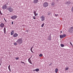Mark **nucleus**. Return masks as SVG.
Listing matches in <instances>:
<instances>
[{
	"mask_svg": "<svg viewBox=\"0 0 73 73\" xmlns=\"http://www.w3.org/2000/svg\"><path fill=\"white\" fill-rule=\"evenodd\" d=\"M33 46H32L31 48V50H32V49H33Z\"/></svg>",
	"mask_w": 73,
	"mask_h": 73,
	"instance_id": "30",
	"label": "nucleus"
},
{
	"mask_svg": "<svg viewBox=\"0 0 73 73\" xmlns=\"http://www.w3.org/2000/svg\"><path fill=\"white\" fill-rule=\"evenodd\" d=\"M31 58H29V59H30V60H31Z\"/></svg>",
	"mask_w": 73,
	"mask_h": 73,
	"instance_id": "41",
	"label": "nucleus"
},
{
	"mask_svg": "<svg viewBox=\"0 0 73 73\" xmlns=\"http://www.w3.org/2000/svg\"><path fill=\"white\" fill-rule=\"evenodd\" d=\"M45 25V23H43L42 25H41V27H44V25Z\"/></svg>",
	"mask_w": 73,
	"mask_h": 73,
	"instance_id": "23",
	"label": "nucleus"
},
{
	"mask_svg": "<svg viewBox=\"0 0 73 73\" xmlns=\"http://www.w3.org/2000/svg\"><path fill=\"white\" fill-rule=\"evenodd\" d=\"M50 65H51V64H49V66H50Z\"/></svg>",
	"mask_w": 73,
	"mask_h": 73,
	"instance_id": "43",
	"label": "nucleus"
},
{
	"mask_svg": "<svg viewBox=\"0 0 73 73\" xmlns=\"http://www.w3.org/2000/svg\"><path fill=\"white\" fill-rule=\"evenodd\" d=\"M33 19H36V18H35V17L34 16L33 17Z\"/></svg>",
	"mask_w": 73,
	"mask_h": 73,
	"instance_id": "34",
	"label": "nucleus"
},
{
	"mask_svg": "<svg viewBox=\"0 0 73 73\" xmlns=\"http://www.w3.org/2000/svg\"><path fill=\"white\" fill-rule=\"evenodd\" d=\"M33 71H36V69H35V70H33Z\"/></svg>",
	"mask_w": 73,
	"mask_h": 73,
	"instance_id": "39",
	"label": "nucleus"
},
{
	"mask_svg": "<svg viewBox=\"0 0 73 73\" xmlns=\"http://www.w3.org/2000/svg\"><path fill=\"white\" fill-rule=\"evenodd\" d=\"M7 10H8L10 12H12L13 11V9L12 7H9L7 8Z\"/></svg>",
	"mask_w": 73,
	"mask_h": 73,
	"instance_id": "2",
	"label": "nucleus"
},
{
	"mask_svg": "<svg viewBox=\"0 0 73 73\" xmlns=\"http://www.w3.org/2000/svg\"><path fill=\"white\" fill-rule=\"evenodd\" d=\"M42 54H40L39 55V56H40V57H42Z\"/></svg>",
	"mask_w": 73,
	"mask_h": 73,
	"instance_id": "25",
	"label": "nucleus"
},
{
	"mask_svg": "<svg viewBox=\"0 0 73 73\" xmlns=\"http://www.w3.org/2000/svg\"><path fill=\"white\" fill-rule=\"evenodd\" d=\"M40 19L42 21H45V17L43 16H42L40 17Z\"/></svg>",
	"mask_w": 73,
	"mask_h": 73,
	"instance_id": "7",
	"label": "nucleus"
},
{
	"mask_svg": "<svg viewBox=\"0 0 73 73\" xmlns=\"http://www.w3.org/2000/svg\"><path fill=\"white\" fill-rule=\"evenodd\" d=\"M51 36L49 35L48 36V39L49 40H52V39L51 38Z\"/></svg>",
	"mask_w": 73,
	"mask_h": 73,
	"instance_id": "12",
	"label": "nucleus"
},
{
	"mask_svg": "<svg viewBox=\"0 0 73 73\" xmlns=\"http://www.w3.org/2000/svg\"><path fill=\"white\" fill-rule=\"evenodd\" d=\"M36 72H38L39 71V69L38 68H37L36 69Z\"/></svg>",
	"mask_w": 73,
	"mask_h": 73,
	"instance_id": "19",
	"label": "nucleus"
},
{
	"mask_svg": "<svg viewBox=\"0 0 73 73\" xmlns=\"http://www.w3.org/2000/svg\"><path fill=\"white\" fill-rule=\"evenodd\" d=\"M4 31V32L5 34V33L6 32V28H5V27H4L3 29Z\"/></svg>",
	"mask_w": 73,
	"mask_h": 73,
	"instance_id": "17",
	"label": "nucleus"
},
{
	"mask_svg": "<svg viewBox=\"0 0 73 73\" xmlns=\"http://www.w3.org/2000/svg\"><path fill=\"white\" fill-rule=\"evenodd\" d=\"M69 69V68L67 67L66 68V70H68Z\"/></svg>",
	"mask_w": 73,
	"mask_h": 73,
	"instance_id": "26",
	"label": "nucleus"
},
{
	"mask_svg": "<svg viewBox=\"0 0 73 73\" xmlns=\"http://www.w3.org/2000/svg\"><path fill=\"white\" fill-rule=\"evenodd\" d=\"M19 57L16 58H15L16 60H19Z\"/></svg>",
	"mask_w": 73,
	"mask_h": 73,
	"instance_id": "27",
	"label": "nucleus"
},
{
	"mask_svg": "<svg viewBox=\"0 0 73 73\" xmlns=\"http://www.w3.org/2000/svg\"><path fill=\"white\" fill-rule=\"evenodd\" d=\"M14 34V31H12L11 32V35H13Z\"/></svg>",
	"mask_w": 73,
	"mask_h": 73,
	"instance_id": "16",
	"label": "nucleus"
},
{
	"mask_svg": "<svg viewBox=\"0 0 73 73\" xmlns=\"http://www.w3.org/2000/svg\"><path fill=\"white\" fill-rule=\"evenodd\" d=\"M43 7H46L48 6V3L47 2L44 3L43 5Z\"/></svg>",
	"mask_w": 73,
	"mask_h": 73,
	"instance_id": "4",
	"label": "nucleus"
},
{
	"mask_svg": "<svg viewBox=\"0 0 73 73\" xmlns=\"http://www.w3.org/2000/svg\"><path fill=\"white\" fill-rule=\"evenodd\" d=\"M16 42H17L19 45H20L23 43V38H20L18 39L16 41Z\"/></svg>",
	"mask_w": 73,
	"mask_h": 73,
	"instance_id": "1",
	"label": "nucleus"
},
{
	"mask_svg": "<svg viewBox=\"0 0 73 73\" xmlns=\"http://www.w3.org/2000/svg\"><path fill=\"white\" fill-rule=\"evenodd\" d=\"M4 19L5 21V22H7V21H6V20H5V18H4Z\"/></svg>",
	"mask_w": 73,
	"mask_h": 73,
	"instance_id": "36",
	"label": "nucleus"
},
{
	"mask_svg": "<svg viewBox=\"0 0 73 73\" xmlns=\"http://www.w3.org/2000/svg\"><path fill=\"white\" fill-rule=\"evenodd\" d=\"M66 4H68V5H69V4L70 5V4H71V2L69 1H67V2L66 3Z\"/></svg>",
	"mask_w": 73,
	"mask_h": 73,
	"instance_id": "8",
	"label": "nucleus"
},
{
	"mask_svg": "<svg viewBox=\"0 0 73 73\" xmlns=\"http://www.w3.org/2000/svg\"><path fill=\"white\" fill-rule=\"evenodd\" d=\"M57 0V1H58V0Z\"/></svg>",
	"mask_w": 73,
	"mask_h": 73,
	"instance_id": "45",
	"label": "nucleus"
},
{
	"mask_svg": "<svg viewBox=\"0 0 73 73\" xmlns=\"http://www.w3.org/2000/svg\"><path fill=\"white\" fill-rule=\"evenodd\" d=\"M18 36V34H17V33H15L14 34L13 36L14 37H16Z\"/></svg>",
	"mask_w": 73,
	"mask_h": 73,
	"instance_id": "9",
	"label": "nucleus"
},
{
	"mask_svg": "<svg viewBox=\"0 0 73 73\" xmlns=\"http://www.w3.org/2000/svg\"><path fill=\"white\" fill-rule=\"evenodd\" d=\"M58 15V14H55V15L56 16H57Z\"/></svg>",
	"mask_w": 73,
	"mask_h": 73,
	"instance_id": "35",
	"label": "nucleus"
},
{
	"mask_svg": "<svg viewBox=\"0 0 73 73\" xmlns=\"http://www.w3.org/2000/svg\"><path fill=\"white\" fill-rule=\"evenodd\" d=\"M12 24H13V22H12Z\"/></svg>",
	"mask_w": 73,
	"mask_h": 73,
	"instance_id": "38",
	"label": "nucleus"
},
{
	"mask_svg": "<svg viewBox=\"0 0 73 73\" xmlns=\"http://www.w3.org/2000/svg\"><path fill=\"white\" fill-rule=\"evenodd\" d=\"M10 66H11V65H9L8 67V68L9 70L10 71V72H11V68H10Z\"/></svg>",
	"mask_w": 73,
	"mask_h": 73,
	"instance_id": "13",
	"label": "nucleus"
},
{
	"mask_svg": "<svg viewBox=\"0 0 73 73\" xmlns=\"http://www.w3.org/2000/svg\"><path fill=\"white\" fill-rule=\"evenodd\" d=\"M60 46L61 47H64V45L63 44H61Z\"/></svg>",
	"mask_w": 73,
	"mask_h": 73,
	"instance_id": "20",
	"label": "nucleus"
},
{
	"mask_svg": "<svg viewBox=\"0 0 73 73\" xmlns=\"http://www.w3.org/2000/svg\"><path fill=\"white\" fill-rule=\"evenodd\" d=\"M4 26V24L3 23H1L0 25V27L1 28H3Z\"/></svg>",
	"mask_w": 73,
	"mask_h": 73,
	"instance_id": "11",
	"label": "nucleus"
},
{
	"mask_svg": "<svg viewBox=\"0 0 73 73\" xmlns=\"http://www.w3.org/2000/svg\"><path fill=\"white\" fill-rule=\"evenodd\" d=\"M2 8L3 10L6 9L7 8V6L6 4L5 5H3V6L2 7Z\"/></svg>",
	"mask_w": 73,
	"mask_h": 73,
	"instance_id": "3",
	"label": "nucleus"
},
{
	"mask_svg": "<svg viewBox=\"0 0 73 73\" xmlns=\"http://www.w3.org/2000/svg\"><path fill=\"white\" fill-rule=\"evenodd\" d=\"M71 11L72 12H73V6L71 8Z\"/></svg>",
	"mask_w": 73,
	"mask_h": 73,
	"instance_id": "24",
	"label": "nucleus"
},
{
	"mask_svg": "<svg viewBox=\"0 0 73 73\" xmlns=\"http://www.w3.org/2000/svg\"><path fill=\"white\" fill-rule=\"evenodd\" d=\"M17 18V16L16 15L12 16L11 17V19H16Z\"/></svg>",
	"mask_w": 73,
	"mask_h": 73,
	"instance_id": "6",
	"label": "nucleus"
},
{
	"mask_svg": "<svg viewBox=\"0 0 73 73\" xmlns=\"http://www.w3.org/2000/svg\"><path fill=\"white\" fill-rule=\"evenodd\" d=\"M0 14H1V15H2V14L1 13V11L0 10Z\"/></svg>",
	"mask_w": 73,
	"mask_h": 73,
	"instance_id": "31",
	"label": "nucleus"
},
{
	"mask_svg": "<svg viewBox=\"0 0 73 73\" xmlns=\"http://www.w3.org/2000/svg\"><path fill=\"white\" fill-rule=\"evenodd\" d=\"M70 45H72V46H73V45L72 44V43L70 42Z\"/></svg>",
	"mask_w": 73,
	"mask_h": 73,
	"instance_id": "33",
	"label": "nucleus"
},
{
	"mask_svg": "<svg viewBox=\"0 0 73 73\" xmlns=\"http://www.w3.org/2000/svg\"><path fill=\"white\" fill-rule=\"evenodd\" d=\"M33 3L35 4H36L38 3V0H34Z\"/></svg>",
	"mask_w": 73,
	"mask_h": 73,
	"instance_id": "10",
	"label": "nucleus"
},
{
	"mask_svg": "<svg viewBox=\"0 0 73 73\" xmlns=\"http://www.w3.org/2000/svg\"><path fill=\"white\" fill-rule=\"evenodd\" d=\"M14 45H17V43H14Z\"/></svg>",
	"mask_w": 73,
	"mask_h": 73,
	"instance_id": "29",
	"label": "nucleus"
},
{
	"mask_svg": "<svg viewBox=\"0 0 73 73\" xmlns=\"http://www.w3.org/2000/svg\"><path fill=\"white\" fill-rule=\"evenodd\" d=\"M60 38H64V37H66V34H64L63 35H60Z\"/></svg>",
	"mask_w": 73,
	"mask_h": 73,
	"instance_id": "5",
	"label": "nucleus"
},
{
	"mask_svg": "<svg viewBox=\"0 0 73 73\" xmlns=\"http://www.w3.org/2000/svg\"><path fill=\"white\" fill-rule=\"evenodd\" d=\"M52 14V12H48V16H50V15H51Z\"/></svg>",
	"mask_w": 73,
	"mask_h": 73,
	"instance_id": "14",
	"label": "nucleus"
},
{
	"mask_svg": "<svg viewBox=\"0 0 73 73\" xmlns=\"http://www.w3.org/2000/svg\"><path fill=\"white\" fill-rule=\"evenodd\" d=\"M55 71L56 73H57V72H58V69L56 68V69H55Z\"/></svg>",
	"mask_w": 73,
	"mask_h": 73,
	"instance_id": "21",
	"label": "nucleus"
},
{
	"mask_svg": "<svg viewBox=\"0 0 73 73\" xmlns=\"http://www.w3.org/2000/svg\"><path fill=\"white\" fill-rule=\"evenodd\" d=\"M51 6H52V7H54V3H52L51 4Z\"/></svg>",
	"mask_w": 73,
	"mask_h": 73,
	"instance_id": "18",
	"label": "nucleus"
},
{
	"mask_svg": "<svg viewBox=\"0 0 73 73\" xmlns=\"http://www.w3.org/2000/svg\"><path fill=\"white\" fill-rule=\"evenodd\" d=\"M62 32V31H60L61 33Z\"/></svg>",
	"mask_w": 73,
	"mask_h": 73,
	"instance_id": "42",
	"label": "nucleus"
},
{
	"mask_svg": "<svg viewBox=\"0 0 73 73\" xmlns=\"http://www.w3.org/2000/svg\"><path fill=\"white\" fill-rule=\"evenodd\" d=\"M31 52H32V53H33V51H32V50H31Z\"/></svg>",
	"mask_w": 73,
	"mask_h": 73,
	"instance_id": "37",
	"label": "nucleus"
},
{
	"mask_svg": "<svg viewBox=\"0 0 73 73\" xmlns=\"http://www.w3.org/2000/svg\"><path fill=\"white\" fill-rule=\"evenodd\" d=\"M28 61L30 63V64H32V61H31V59H28Z\"/></svg>",
	"mask_w": 73,
	"mask_h": 73,
	"instance_id": "15",
	"label": "nucleus"
},
{
	"mask_svg": "<svg viewBox=\"0 0 73 73\" xmlns=\"http://www.w3.org/2000/svg\"><path fill=\"white\" fill-rule=\"evenodd\" d=\"M21 63H22V64H24L25 65V63L24 62H23L22 61L21 62Z\"/></svg>",
	"mask_w": 73,
	"mask_h": 73,
	"instance_id": "28",
	"label": "nucleus"
},
{
	"mask_svg": "<svg viewBox=\"0 0 73 73\" xmlns=\"http://www.w3.org/2000/svg\"><path fill=\"white\" fill-rule=\"evenodd\" d=\"M1 65V63L0 64V66Z\"/></svg>",
	"mask_w": 73,
	"mask_h": 73,
	"instance_id": "44",
	"label": "nucleus"
},
{
	"mask_svg": "<svg viewBox=\"0 0 73 73\" xmlns=\"http://www.w3.org/2000/svg\"><path fill=\"white\" fill-rule=\"evenodd\" d=\"M36 15L37 16V15H38V14H37V13L36 14Z\"/></svg>",
	"mask_w": 73,
	"mask_h": 73,
	"instance_id": "40",
	"label": "nucleus"
},
{
	"mask_svg": "<svg viewBox=\"0 0 73 73\" xmlns=\"http://www.w3.org/2000/svg\"><path fill=\"white\" fill-rule=\"evenodd\" d=\"M34 14L35 16H36V11H34Z\"/></svg>",
	"mask_w": 73,
	"mask_h": 73,
	"instance_id": "22",
	"label": "nucleus"
},
{
	"mask_svg": "<svg viewBox=\"0 0 73 73\" xmlns=\"http://www.w3.org/2000/svg\"><path fill=\"white\" fill-rule=\"evenodd\" d=\"M70 29H73V27H72L70 28V29H69V30H70Z\"/></svg>",
	"mask_w": 73,
	"mask_h": 73,
	"instance_id": "32",
	"label": "nucleus"
}]
</instances>
